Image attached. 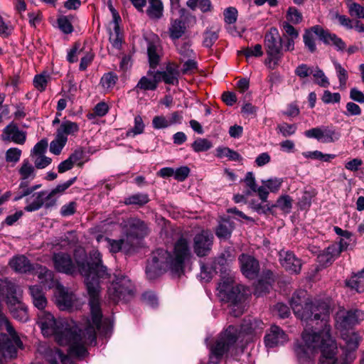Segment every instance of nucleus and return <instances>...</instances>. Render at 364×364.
Masks as SVG:
<instances>
[{"label": "nucleus", "mask_w": 364, "mask_h": 364, "mask_svg": "<svg viewBox=\"0 0 364 364\" xmlns=\"http://www.w3.org/2000/svg\"><path fill=\"white\" fill-rule=\"evenodd\" d=\"M213 242V234L208 230H201L193 238L194 252L198 257L208 255L211 250Z\"/></svg>", "instance_id": "11"}, {"label": "nucleus", "mask_w": 364, "mask_h": 364, "mask_svg": "<svg viewBox=\"0 0 364 364\" xmlns=\"http://www.w3.org/2000/svg\"><path fill=\"white\" fill-rule=\"evenodd\" d=\"M36 274L46 288H55V304L60 310L73 311L82 306V302L76 296L65 289L54 278V274L52 271L48 269L46 267L39 266Z\"/></svg>", "instance_id": "5"}, {"label": "nucleus", "mask_w": 364, "mask_h": 364, "mask_svg": "<svg viewBox=\"0 0 364 364\" xmlns=\"http://www.w3.org/2000/svg\"><path fill=\"white\" fill-rule=\"evenodd\" d=\"M127 234L134 237H141L147 235L148 230L146 224L137 218H130L127 220Z\"/></svg>", "instance_id": "18"}, {"label": "nucleus", "mask_w": 364, "mask_h": 364, "mask_svg": "<svg viewBox=\"0 0 364 364\" xmlns=\"http://www.w3.org/2000/svg\"><path fill=\"white\" fill-rule=\"evenodd\" d=\"M163 81L169 85H175L178 82L179 71L178 65L175 64H169L167 65L166 70L162 71Z\"/></svg>", "instance_id": "29"}, {"label": "nucleus", "mask_w": 364, "mask_h": 364, "mask_svg": "<svg viewBox=\"0 0 364 364\" xmlns=\"http://www.w3.org/2000/svg\"><path fill=\"white\" fill-rule=\"evenodd\" d=\"M239 260L242 272L246 277L254 279L257 276L259 266L258 262L253 257L247 255H242Z\"/></svg>", "instance_id": "15"}, {"label": "nucleus", "mask_w": 364, "mask_h": 364, "mask_svg": "<svg viewBox=\"0 0 364 364\" xmlns=\"http://www.w3.org/2000/svg\"><path fill=\"white\" fill-rule=\"evenodd\" d=\"M334 68L336 71L337 77L339 80L340 87L344 89L348 78L347 70L338 62L333 63Z\"/></svg>", "instance_id": "42"}, {"label": "nucleus", "mask_w": 364, "mask_h": 364, "mask_svg": "<svg viewBox=\"0 0 364 364\" xmlns=\"http://www.w3.org/2000/svg\"><path fill=\"white\" fill-rule=\"evenodd\" d=\"M47 359L50 364H74L72 359L64 355L59 349H51L47 355Z\"/></svg>", "instance_id": "27"}, {"label": "nucleus", "mask_w": 364, "mask_h": 364, "mask_svg": "<svg viewBox=\"0 0 364 364\" xmlns=\"http://www.w3.org/2000/svg\"><path fill=\"white\" fill-rule=\"evenodd\" d=\"M186 23L181 18L171 19L168 27L169 37L172 40L181 38L186 32Z\"/></svg>", "instance_id": "20"}, {"label": "nucleus", "mask_w": 364, "mask_h": 364, "mask_svg": "<svg viewBox=\"0 0 364 364\" xmlns=\"http://www.w3.org/2000/svg\"><path fill=\"white\" fill-rule=\"evenodd\" d=\"M87 279L91 318H87L80 328L65 319H55L49 312L41 311L38 315V324L43 336H54L60 346L68 347L70 355L77 358L85 357L87 346L95 342L97 331L100 329L102 321L100 301L95 296L90 279Z\"/></svg>", "instance_id": "2"}, {"label": "nucleus", "mask_w": 364, "mask_h": 364, "mask_svg": "<svg viewBox=\"0 0 364 364\" xmlns=\"http://www.w3.org/2000/svg\"><path fill=\"white\" fill-rule=\"evenodd\" d=\"M287 336L283 330L277 326H272L269 331L264 337L267 347L274 348L278 345L284 344L287 341Z\"/></svg>", "instance_id": "16"}, {"label": "nucleus", "mask_w": 364, "mask_h": 364, "mask_svg": "<svg viewBox=\"0 0 364 364\" xmlns=\"http://www.w3.org/2000/svg\"><path fill=\"white\" fill-rule=\"evenodd\" d=\"M314 36H316L313 31V26L305 31L303 35V40L305 47L311 53L316 50Z\"/></svg>", "instance_id": "38"}, {"label": "nucleus", "mask_w": 364, "mask_h": 364, "mask_svg": "<svg viewBox=\"0 0 364 364\" xmlns=\"http://www.w3.org/2000/svg\"><path fill=\"white\" fill-rule=\"evenodd\" d=\"M62 245H54L53 254V262L55 269L63 273L73 274L77 270L85 277L86 286L87 279H90L93 288L95 290V296L100 300V284L107 282L110 274L107 272V267L102 264V255L97 250H93L90 252V262H85V251L79 250L75 254V261L70 255L65 252H55V250L61 249Z\"/></svg>", "instance_id": "3"}, {"label": "nucleus", "mask_w": 364, "mask_h": 364, "mask_svg": "<svg viewBox=\"0 0 364 364\" xmlns=\"http://www.w3.org/2000/svg\"><path fill=\"white\" fill-rule=\"evenodd\" d=\"M341 336L346 342L347 350L352 351L358 348L360 341L359 336L355 332H343Z\"/></svg>", "instance_id": "34"}, {"label": "nucleus", "mask_w": 364, "mask_h": 364, "mask_svg": "<svg viewBox=\"0 0 364 364\" xmlns=\"http://www.w3.org/2000/svg\"><path fill=\"white\" fill-rule=\"evenodd\" d=\"M48 147V142L46 140L42 139L38 141L33 148L31 153V157L44 155Z\"/></svg>", "instance_id": "63"}, {"label": "nucleus", "mask_w": 364, "mask_h": 364, "mask_svg": "<svg viewBox=\"0 0 364 364\" xmlns=\"http://www.w3.org/2000/svg\"><path fill=\"white\" fill-rule=\"evenodd\" d=\"M188 241L180 238L175 244L173 254L164 249H158L152 252L146 268V277L152 280L171 269L173 272H180L183 269L184 261L190 256Z\"/></svg>", "instance_id": "4"}, {"label": "nucleus", "mask_w": 364, "mask_h": 364, "mask_svg": "<svg viewBox=\"0 0 364 364\" xmlns=\"http://www.w3.org/2000/svg\"><path fill=\"white\" fill-rule=\"evenodd\" d=\"M313 31L326 44L334 46L338 50L343 51L346 49L345 42L335 33L324 30L318 25L314 26Z\"/></svg>", "instance_id": "13"}, {"label": "nucleus", "mask_w": 364, "mask_h": 364, "mask_svg": "<svg viewBox=\"0 0 364 364\" xmlns=\"http://www.w3.org/2000/svg\"><path fill=\"white\" fill-rule=\"evenodd\" d=\"M283 180L279 178H272L262 181V184L272 193H277L280 189Z\"/></svg>", "instance_id": "51"}, {"label": "nucleus", "mask_w": 364, "mask_h": 364, "mask_svg": "<svg viewBox=\"0 0 364 364\" xmlns=\"http://www.w3.org/2000/svg\"><path fill=\"white\" fill-rule=\"evenodd\" d=\"M215 156L219 159L227 158L232 161H241L242 157L237 151L225 146H219L215 149Z\"/></svg>", "instance_id": "32"}, {"label": "nucleus", "mask_w": 364, "mask_h": 364, "mask_svg": "<svg viewBox=\"0 0 364 364\" xmlns=\"http://www.w3.org/2000/svg\"><path fill=\"white\" fill-rule=\"evenodd\" d=\"M156 88V85H155V82H153L152 79H149L146 76L142 77L135 87L136 91L139 90H155Z\"/></svg>", "instance_id": "46"}, {"label": "nucleus", "mask_w": 364, "mask_h": 364, "mask_svg": "<svg viewBox=\"0 0 364 364\" xmlns=\"http://www.w3.org/2000/svg\"><path fill=\"white\" fill-rule=\"evenodd\" d=\"M13 299L15 302L14 306L10 309L13 316L21 322H26L28 319L27 308L16 297H14Z\"/></svg>", "instance_id": "28"}, {"label": "nucleus", "mask_w": 364, "mask_h": 364, "mask_svg": "<svg viewBox=\"0 0 364 364\" xmlns=\"http://www.w3.org/2000/svg\"><path fill=\"white\" fill-rule=\"evenodd\" d=\"M67 141L68 138L62 137L55 133V139L50 144V151L55 155L60 154Z\"/></svg>", "instance_id": "37"}, {"label": "nucleus", "mask_w": 364, "mask_h": 364, "mask_svg": "<svg viewBox=\"0 0 364 364\" xmlns=\"http://www.w3.org/2000/svg\"><path fill=\"white\" fill-rule=\"evenodd\" d=\"M111 11L113 13V29L114 32L110 33L109 41L114 48L119 49L122 45V37L120 36L119 26L117 20L120 19V17L117 13H115L112 8H111Z\"/></svg>", "instance_id": "31"}, {"label": "nucleus", "mask_w": 364, "mask_h": 364, "mask_svg": "<svg viewBox=\"0 0 364 364\" xmlns=\"http://www.w3.org/2000/svg\"><path fill=\"white\" fill-rule=\"evenodd\" d=\"M146 14L152 20L161 18L164 16V4L161 0H148Z\"/></svg>", "instance_id": "24"}, {"label": "nucleus", "mask_w": 364, "mask_h": 364, "mask_svg": "<svg viewBox=\"0 0 364 364\" xmlns=\"http://www.w3.org/2000/svg\"><path fill=\"white\" fill-rule=\"evenodd\" d=\"M58 25L60 31L64 33L69 34L73 31L72 23L67 16H60L58 18Z\"/></svg>", "instance_id": "59"}, {"label": "nucleus", "mask_w": 364, "mask_h": 364, "mask_svg": "<svg viewBox=\"0 0 364 364\" xmlns=\"http://www.w3.org/2000/svg\"><path fill=\"white\" fill-rule=\"evenodd\" d=\"M18 173L21 180L31 181L34 179L36 176V168L29 159H26L22 161L18 169Z\"/></svg>", "instance_id": "25"}, {"label": "nucleus", "mask_w": 364, "mask_h": 364, "mask_svg": "<svg viewBox=\"0 0 364 364\" xmlns=\"http://www.w3.org/2000/svg\"><path fill=\"white\" fill-rule=\"evenodd\" d=\"M85 153L84 151L79 149H76L70 156L68 157L70 160L72 161L73 165L76 164L79 167H82L85 162L84 160Z\"/></svg>", "instance_id": "57"}, {"label": "nucleus", "mask_w": 364, "mask_h": 364, "mask_svg": "<svg viewBox=\"0 0 364 364\" xmlns=\"http://www.w3.org/2000/svg\"><path fill=\"white\" fill-rule=\"evenodd\" d=\"M149 196L145 193L134 194L124 199L126 205H143L149 202Z\"/></svg>", "instance_id": "39"}, {"label": "nucleus", "mask_w": 364, "mask_h": 364, "mask_svg": "<svg viewBox=\"0 0 364 364\" xmlns=\"http://www.w3.org/2000/svg\"><path fill=\"white\" fill-rule=\"evenodd\" d=\"M364 319V313L362 311L340 310L336 316V327L343 332H349L353 326Z\"/></svg>", "instance_id": "10"}, {"label": "nucleus", "mask_w": 364, "mask_h": 364, "mask_svg": "<svg viewBox=\"0 0 364 364\" xmlns=\"http://www.w3.org/2000/svg\"><path fill=\"white\" fill-rule=\"evenodd\" d=\"M1 137L4 141L23 144L26 139V132L20 130L16 124L10 123L3 129Z\"/></svg>", "instance_id": "14"}, {"label": "nucleus", "mask_w": 364, "mask_h": 364, "mask_svg": "<svg viewBox=\"0 0 364 364\" xmlns=\"http://www.w3.org/2000/svg\"><path fill=\"white\" fill-rule=\"evenodd\" d=\"M302 154L306 159H318L323 161H329L335 157L333 154H323L320 151H306Z\"/></svg>", "instance_id": "44"}, {"label": "nucleus", "mask_w": 364, "mask_h": 364, "mask_svg": "<svg viewBox=\"0 0 364 364\" xmlns=\"http://www.w3.org/2000/svg\"><path fill=\"white\" fill-rule=\"evenodd\" d=\"M152 125L154 128L156 129H165L170 127L168 118L163 115L154 117L152 120Z\"/></svg>", "instance_id": "64"}, {"label": "nucleus", "mask_w": 364, "mask_h": 364, "mask_svg": "<svg viewBox=\"0 0 364 364\" xmlns=\"http://www.w3.org/2000/svg\"><path fill=\"white\" fill-rule=\"evenodd\" d=\"M292 201L290 196L287 195L282 196L277 199L276 204L273 205L272 208L278 207L282 211L289 213L292 207Z\"/></svg>", "instance_id": "41"}, {"label": "nucleus", "mask_w": 364, "mask_h": 364, "mask_svg": "<svg viewBox=\"0 0 364 364\" xmlns=\"http://www.w3.org/2000/svg\"><path fill=\"white\" fill-rule=\"evenodd\" d=\"M243 181L247 188V190L245 191V194L247 196H251L252 193H256L257 186L252 172H247Z\"/></svg>", "instance_id": "43"}, {"label": "nucleus", "mask_w": 364, "mask_h": 364, "mask_svg": "<svg viewBox=\"0 0 364 364\" xmlns=\"http://www.w3.org/2000/svg\"><path fill=\"white\" fill-rule=\"evenodd\" d=\"M254 323L248 322L241 326L240 329L234 326H229L225 331L221 333L215 345L211 347V355L210 364H217L222 356L227 353L230 348L235 345L237 340L245 334H250L253 332L257 333Z\"/></svg>", "instance_id": "6"}, {"label": "nucleus", "mask_w": 364, "mask_h": 364, "mask_svg": "<svg viewBox=\"0 0 364 364\" xmlns=\"http://www.w3.org/2000/svg\"><path fill=\"white\" fill-rule=\"evenodd\" d=\"M144 129V124L141 116L137 115L134 118V128L128 132L127 134L135 136L136 134H141Z\"/></svg>", "instance_id": "61"}, {"label": "nucleus", "mask_w": 364, "mask_h": 364, "mask_svg": "<svg viewBox=\"0 0 364 364\" xmlns=\"http://www.w3.org/2000/svg\"><path fill=\"white\" fill-rule=\"evenodd\" d=\"M321 100L326 104L338 103L341 100V95L338 92L332 93L329 90H325Z\"/></svg>", "instance_id": "62"}, {"label": "nucleus", "mask_w": 364, "mask_h": 364, "mask_svg": "<svg viewBox=\"0 0 364 364\" xmlns=\"http://www.w3.org/2000/svg\"><path fill=\"white\" fill-rule=\"evenodd\" d=\"M42 192L44 208L48 209L54 207L56 205L58 198L55 195H53L50 191L48 193L46 191Z\"/></svg>", "instance_id": "58"}, {"label": "nucleus", "mask_w": 364, "mask_h": 364, "mask_svg": "<svg viewBox=\"0 0 364 364\" xmlns=\"http://www.w3.org/2000/svg\"><path fill=\"white\" fill-rule=\"evenodd\" d=\"M133 284L124 275L115 276V279L108 287V298L114 303L127 301L133 296Z\"/></svg>", "instance_id": "9"}, {"label": "nucleus", "mask_w": 364, "mask_h": 364, "mask_svg": "<svg viewBox=\"0 0 364 364\" xmlns=\"http://www.w3.org/2000/svg\"><path fill=\"white\" fill-rule=\"evenodd\" d=\"M218 290L223 300L232 303L233 309L245 299L244 287L235 284L234 277L230 273L221 279Z\"/></svg>", "instance_id": "8"}, {"label": "nucleus", "mask_w": 364, "mask_h": 364, "mask_svg": "<svg viewBox=\"0 0 364 364\" xmlns=\"http://www.w3.org/2000/svg\"><path fill=\"white\" fill-rule=\"evenodd\" d=\"M264 44L267 53L264 64L269 69L274 70L283 57L282 38L277 28H269L264 36Z\"/></svg>", "instance_id": "7"}, {"label": "nucleus", "mask_w": 364, "mask_h": 364, "mask_svg": "<svg viewBox=\"0 0 364 364\" xmlns=\"http://www.w3.org/2000/svg\"><path fill=\"white\" fill-rule=\"evenodd\" d=\"M348 7L351 16H355L358 18H364V6L353 2L348 4Z\"/></svg>", "instance_id": "56"}, {"label": "nucleus", "mask_w": 364, "mask_h": 364, "mask_svg": "<svg viewBox=\"0 0 364 364\" xmlns=\"http://www.w3.org/2000/svg\"><path fill=\"white\" fill-rule=\"evenodd\" d=\"M286 18L289 23H299L302 21L301 13L295 7H289L287 10Z\"/></svg>", "instance_id": "48"}, {"label": "nucleus", "mask_w": 364, "mask_h": 364, "mask_svg": "<svg viewBox=\"0 0 364 364\" xmlns=\"http://www.w3.org/2000/svg\"><path fill=\"white\" fill-rule=\"evenodd\" d=\"M346 285L355 289L358 292L364 291V268L357 274H354L351 277L346 280Z\"/></svg>", "instance_id": "30"}, {"label": "nucleus", "mask_w": 364, "mask_h": 364, "mask_svg": "<svg viewBox=\"0 0 364 364\" xmlns=\"http://www.w3.org/2000/svg\"><path fill=\"white\" fill-rule=\"evenodd\" d=\"M77 180L76 177H73L63 183L58 184L55 188H53L50 192L58 198L62 196L65 191L70 188Z\"/></svg>", "instance_id": "47"}, {"label": "nucleus", "mask_w": 364, "mask_h": 364, "mask_svg": "<svg viewBox=\"0 0 364 364\" xmlns=\"http://www.w3.org/2000/svg\"><path fill=\"white\" fill-rule=\"evenodd\" d=\"M29 291L33 305L39 310H43L47 306V299L42 289L38 285H34L29 287Z\"/></svg>", "instance_id": "23"}, {"label": "nucleus", "mask_w": 364, "mask_h": 364, "mask_svg": "<svg viewBox=\"0 0 364 364\" xmlns=\"http://www.w3.org/2000/svg\"><path fill=\"white\" fill-rule=\"evenodd\" d=\"M160 52L161 49L159 46H156L154 43H149L147 48V53L149 56V61L150 67L152 68H155L159 64L160 59Z\"/></svg>", "instance_id": "35"}, {"label": "nucleus", "mask_w": 364, "mask_h": 364, "mask_svg": "<svg viewBox=\"0 0 364 364\" xmlns=\"http://www.w3.org/2000/svg\"><path fill=\"white\" fill-rule=\"evenodd\" d=\"M306 292L294 294L291 300V306L294 314L301 320L306 321L309 326L320 320L321 331L318 332L309 329L306 326L302 333L303 345L295 348L296 355L301 364L311 360L320 350L321 352V364H338L335 355L337 350L336 341L330 335L328 316L330 308L326 302H314L305 299ZM315 327V330H318Z\"/></svg>", "instance_id": "1"}, {"label": "nucleus", "mask_w": 364, "mask_h": 364, "mask_svg": "<svg viewBox=\"0 0 364 364\" xmlns=\"http://www.w3.org/2000/svg\"><path fill=\"white\" fill-rule=\"evenodd\" d=\"M117 80V76L113 73L105 74L101 79V84L104 88L109 89L113 87Z\"/></svg>", "instance_id": "55"}, {"label": "nucleus", "mask_w": 364, "mask_h": 364, "mask_svg": "<svg viewBox=\"0 0 364 364\" xmlns=\"http://www.w3.org/2000/svg\"><path fill=\"white\" fill-rule=\"evenodd\" d=\"M304 134L308 138L316 139L322 143L334 142L340 137L339 134L329 127L312 128L306 131Z\"/></svg>", "instance_id": "12"}, {"label": "nucleus", "mask_w": 364, "mask_h": 364, "mask_svg": "<svg viewBox=\"0 0 364 364\" xmlns=\"http://www.w3.org/2000/svg\"><path fill=\"white\" fill-rule=\"evenodd\" d=\"M26 205L24 210L27 212H33L43 206V192H37L26 198Z\"/></svg>", "instance_id": "26"}, {"label": "nucleus", "mask_w": 364, "mask_h": 364, "mask_svg": "<svg viewBox=\"0 0 364 364\" xmlns=\"http://www.w3.org/2000/svg\"><path fill=\"white\" fill-rule=\"evenodd\" d=\"M280 262L287 271L299 273L301 268V261L291 252H281Z\"/></svg>", "instance_id": "17"}, {"label": "nucleus", "mask_w": 364, "mask_h": 364, "mask_svg": "<svg viewBox=\"0 0 364 364\" xmlns=\"http://www.w3.org/2000/svg\"><path fill=\"white\" fill-rule=\"evenodd\" d=\"M21 154V150L18 148H10L6 151L5 154L6 161L16 164L19 161Z\"/></svg>", "instance_id": "45"}, {"label": "nucleus", "mask_w": 364, "mask_h": 364, "mask_svg": "<svg viewBox=\"0 0 364 364\" xmlns=\"http://www.w3.org/2000/svg\"><path fill=\"white\" fill-rule=\"evenodd\" d=\"M80 130L79 124L77 122L68 119H64L56 129L58 134L62 137L68 138V135L75 136Z\"/></svg>", "instance_id": "21"}, {"label": "nucleus", "mask_w": 364, "mask_h": 364, "mask_svg": "<svg viewBox=\"0 0 364 364\" xmlns=\"http://www.w3.org/2000/svg\"><path fill=\"white\" fill-rule=\"evenodd\" d=\"M336 245H330L321 253L318 255V262L322 266L331 264L338 256V251Z\"/></svg>", "instance_id": "22"}, {"label": "nucleus", "mask_w": 364, "mask_h": 364, "mask_svg": "<svg viewBox=\"0 0 364 364\" xmlns=\"http://www.w3.org/2000/svg\"><path fill=\"white\" fill-rule=\"evenodd\" d=\"M108 105L105 102H101L95 105L93 109V112L88 114V118L91 119V117L94 115L103 117L108 112Z\"/></svg>", "instance_id": "60"}, {"label": "nucleus", "mask_w": 364, "mask_h": 364, "mask_svg": "<svg viewBox=\"0 0 364 364\" xmlns=\"http://www.w3.org/2000/svg\"><path fill=\"white\" fill-rule=\"evenodd\" d=\"M95 53L90 48H88L87 52L80 58V63L79 66L80 70L84 71L92 63L94 60Z\"/></svg>", "instance_id": "52"}, {"label": "nucleus", "mask_w": 364, "mask_h": 364, "mask_svg": "<svg viewBox=\"0 0 364 364\" xmlns=\"http://www.w3.org/2000/svg\"><path fill=\"white\" fill-rule=\"evenodd\" d=\"M41 185H36L31 187H28L24 182H21L19 186V195L15 196L14 200L17 201L25 196H28L32 193H33L36 190L39 188Z\"/></svg>", "instance_id": "49"}, {"label": "nucleus", "mask_w": 364, "mask_h": 364, "mask_svg": "<svg viewBox=\"0 0 364 364\" xmlns=\"http://www.w3.org/2000/svg\"><path fill=\"white\" fill-rule=\"evenodd\" d=\"M191 147L195 152H203L211 149L213 144L207 139L198 138L192 143Z\"/></svg>", "instance_id": "40"}, {"label": "nucleus", "mask_w": 364, "mask_h": 364, "mask_svg": "<svg viewBox=\"0 0 364 364\" xmlns=\"http://www.w3.org/2000/svg\"><path fill=\"white\" fill-rule=\"evenodd\" d=\"M241 52L247 58L260 57L263 55L262 47L260 44H256L253 47H247Z\"/></svg>", "instance_id": "53"}, {"label": "nucleus", "mask_w": 364, "mask_h": 364, "mask_svg": "<svg viewBox=\"0 0 364 364\" xmlns=\"http://www.w3.org/2000/svg\"><path fill=\"white\" fill-rule=\"evenodd\" d=\"M31 158L34 164L35 168L38 169L45 168L52 162V159L45 155L36 156Z\"/></svg>", "instance_id": "50"}, {"label": "nucleus", "mask_w": 364, "mask_h": 364, "mask_svg": "<svg viewBox=\"0 0 364 364\" xmlns=\"http://www.w3.org/2000/svg\"><path fill=\"white\" fill-rule=\"evenodd\" d=\"M50 79L51 76L48 72H42L34 76L33 80V86L38 91L43 92L46 90Z\"/></svg>", "instance_id": "33"}, {"label": "nucleus", "mask_w": 364, "mask_h": 364, "mask_svg": "<svg viewBox=\"0 0 364 364\" xmlns=\"http://www.w3.org/2000/svg\"><path fill=\"white\" fill-rule=\"evenodd\" d=\"M314 80L316 84H318L319 86L323 87H327L329 85V81L326 76L325 75L324 73L316 68V69L312 73Z\"/></svg>", "instance_id": "54"}, {"label": "nucleus", "mask_w": 364, "mask_h": 364, "mask_svg": "<svg viewBox=\"0 0 364 364\" xmlns=\"http://www.w3.org/2000/svg\"><path fill=\"white\" fill-rule=\"evenodd\" d=\"M9 264L15 272L20 273H26L33 269L32 264L24 255L14 257L9 261Z\"/></svg>", "instance_id": "19"}, {"label": "nucleus", "mask_w": 364, "mask_h": 364, "mask_svg": "<svg viewBox=\"0 0 364 364\" xmlns=\"http://www.w3.org/2000/svg\"><path fill=\"white\" fill-rule=\"evenodd\" d=\"M232 230V223L225 220L220 223L216 229L215 234L218 238L227 240L230 237Z\"/></svg>", "instance_id": "36"}]
</instances>
